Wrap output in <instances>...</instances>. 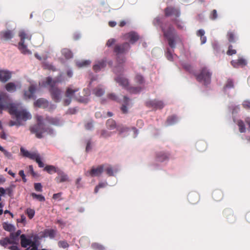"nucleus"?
Returning a JSON list of instances; mask_svg holds the SVG:
<instances>
[{
	"instance_id": "7c9ffc66",
	"label": "nucleus",
	"mask_w": 250,
	"mask_h": 250,
	"mask_svg": "<svg viewBox=\"0 0 250 250\" xmlns=\"http://www.w3.org/2000/svg\"><path fill=\"white\" fill-rule=\"evenodd\" d=\"M10 242V239L8 238H5L0 240V245L4 247H6L8 244H11Z\"/></svg>"
},
{
	"instance_id": "680f3d73",
	"label": "nucleus",
	"mask_w": 250,
	"mask_h": 250,
	"mask_svg": "<svg viewBox=\"0 0 250 250\" xmlns=\"http://www.w3.org/2000/svg\"><path fill=\"white\" fill-rule=\"evenodd\" d=\"M216 17H217L216 11L214 10L213 11L212 18L215 19V18H216Z\"/></svg>"
},
{
	"instance_id": "9d476101",
	"label": "nucleus",
	"mask_w": 250,
	"mask_h": 250,
	"mask_svg": "<svg viewBox=\"0 0 250 250\" xmlns=\"http://www.w3.org/2000/svg\"><path fill=\"white\" fill-rule=\"evenodd\" d=\"M164 35L169 40V45L171 47H173L174 46V44L172 41V39L175 35V31L174 29L173 28H169L168 30L164 31Z\"/></svg>"
},
{
	"instance_id": "72a5a7b5",
	"label": "nucleus",
	"mask_w": 250,
	"mask_h": 250,
	"mask_svg": "<svg viewBox=\"0 0 250 250\" xmlns=\"http://www.w3.org/2000/svg\"><path fill=\"white\" fill-rule=\"evenodd\" d=\"M26 213L28 215V217L31 219L35 215V210L30 208H28L26 210Z\"/></svg>"
},
{
	"instance_id": "4be33fe9",
	"label": "nucleus",
	"mask_w": 250,
	"mask_h": 250,
	"mask_svg": "<svg viewBox=\"0 0 250 250\" xmlns=\"http://www.w3.org/2000/svg\"><path fill=\"white\" fill-rule=\"evenodd\" d=\"M90 62V61L89 60H80L77 61V65L79 67H84L89 65Z\"/></svg>"
},
{
	"instance_id": "cd10ccee",
	"label": "nucleus",
	"mask_w": 250,
	"mask_h": 250,
	"mask_svg": "<svg viewBox=\"0 0 250 250\" xmlns=\"http://www.w3.org/2000/svg\"><path fill=\"white\" fill-rule=\"evenodd\" d=\"M44 169L51 174L57 172L56 167L53 166H47L44 167Z\"/></svg>"
},
{
	"instance_id": "c756f323",
	"label": "nucleus",
	"mask_w": 250,
	"mask_h": 250,
	"mask_svg": "<svg viewBox=\"0 0 250 250\" xmlns=\"http://www.w3.org/2000/svg\"><path fill=\"white\" fill-rule=\"evenodd\" d=\"M31 196L33 197V198L36 199L39 201L42 202L44 201L45 200L44 197L41 194H37L36 193H32L31 194Z\"/></svg>"
},
{
	"instance_id": "4d7b16f0",
	"label": "nucleus",
	"mask_w": 250,
	"mask_h": 250,
	"mask_svg": "<svg viewBox=\"0 0 250 250\" xmlns=\"http://www.w3.org/2000/svg\"><path fill=\"white\" fill-rule=\"evenodd\" d=\"M9 249L11 250H20V249L16 245L11 246L9 247Z\"/></svg>"
},
{
	"instance_id": "20e7f679",
	"label": "nucleus",
	"mask_w": 250,
	"mask_h": 250,
	"mask_svg": "<svg viewBox=\"0 0 250 250\" xmlns=\"http://www.w3.org/2000/svg\"><path fill=\"white\" fill-rule=\"evenodd\" d=\"M21 41L19 44V48L23 54H30V51L27 48V42L31 39V35L23 30L19 32Z\"/></svg>"
},
{
	"instance_id": "2eb2a0df",
	"label": "nucleus",
	"mask_w": 250,
	"mask_h": 250,
	"mask_svg": "<svg viewBox=\"0 0 250 250\" xmlns=\"http://www.w3.org/2000/svg\"><path fill=\"white\" fill-rule=\"evenodd\" d=\"M35 91V88L33 85H31L27 91L24 92V98L25 99H30L33 97V94Z\"/></svg>"
},
{
	"instance_id": "9b49d317",
	"label": "nucleus",
	"mask_w": 250,
	"mask_h": 250,
	"mask_svg": "<svg viewBox=\"0 0 250 250\" xmlns=\"http://www.w3.org/2000/svg\"><path fill=\"white\" fill-rule=\"evenodd\" d=\"M129 48V44L126 42L122 45H116L115 47V51L118 54H122L128 51Z\"/></svg>"
},
{
	"instance_id": "8fccbe9b",
	"label": "nucleus",
	"mask_w": 250,
	"mask_h": 250,
	"mask_svg": "<svg viewBox=\"0 0 250 250\" xmlns=\"http://www.w3.org/2000/svg\"><path fill=\"white\" fill-rule=\"evenodd\" d=\"M19 175L22 177V179L24 182H26V179L25 178V175L24 174L23 170H20L19 171Z\"/></svg>"
},
{
	"instance_id": "a19ab883",
	"label": "nucleus",
	"mask_w": 250,
	"mask_h": 250,
	"mask_svg": "<svg viewBox=\"0 0 250 250\" xmlns=\"http://www.w3.org/2000/svg\"><path fill=\"white\" fill-rule=\"evenodd\" d=\"M106 183L105 182H102L100 183L98 186H97L95 189V192H97L98 191V189L100 188H104L106 186Z\"/></svg>"
},
{
	"instance_id": "052dcab7",
	"label": "nucleus",
	"mask_w": 250,
	"mask_h": 250,
	"mask_svg": "<svg viewBox=\"0 0 250 250\" xmlns=\"http://www.w3.org/2000/svg\"><path fill=\"white\" fill-rule=\"evenodd\" d=\"M116 23L114 21H109V25L111 27H114L116 25Z\"/></svg>"
},
{
	"instance_id": "1a4fd4ad",
	"label": "nucleus",
	"mask_w": 250,
	"mask_h": 250,
	"mask_svg": "<svg viewBox=\"0 0 250 250\" xmlns=\"http://www.w3.org/2000/svg\"><path fill=\"white\" fill-rule=\"evenodd\" d=\"M5 87L7 91L13 92L21 88V84L19 82H10L7 83L5 85Z\"/></svg>"
},
{
	"instance_id": "ea45409f",
	"label": "nucleus",
	"mask_w": 250,
	"mask_h": 250,
	"mask_svg": "<svg viewBox=\"0 0 250 250\" xmlns=\"http://www.w3.org/2000/svg\"><path fill=\"white\" fill-rule=\"evenodd\" d=\"M176 12H178L177 11H176L175 9H174L172 8H168L166 10V14L167 15H171L173 13Z\"/></svg>"
},
{
	"instance_id": "5fc2aeb1",
	"label": "nucleus",
	"mask_w": 250,
	"mask_h": 250,
	"mask_svg": "<svg viewBox=\"0 0 250 250\" xmlns=\"http://www.w3.org/2000/svg\"><path fill=\"white\" fill-rule=\"evenodd\" d=\"M18 221L25 224L26 222L25 217L23 215H21V220H18Z\"/></svg>"
},
{
	"instance_id": "2f4dec72",
	"label": "nucleus",
	"mask_w": 250,
	"mask_h": 250,
	"mask_svg": "<svg viewBox=\"0 0 250 250\" xmlns=\"http://www.w3.org/2000/svg\"><path fill=\"white\" fill-rule=\"evenodd\" d=\"M108 129L112 130L115 128L116 124L114 121L112 120H109L107 123Z\"/></svg>"
},
{
	"instance_id": "de8ad7c7",
	"label": "nucleus",
	"mask_w": 250,
	"mask_h": 250,
	"mask_svg": "<svg viewBox=\"0 0 250 250\" xmlns=\"http://www.w3.org/2000/svg\"><path fill=\"white\" fill-rule=\"evenodd\" d=\"M53 198L57 201H59L61 200V193H56L54 194L53 196Z\"/></svg>"
},
{
	"instance_id": "bb28decb",
	"label": "nucleus",
	"mask_w": 250,
	"mask_h": 250,
	"mask_svg": "<svg viewBox=\"0 0 250 250\" xmlns=\"http://www.w3.org/2000/svg\"><path fill=\"white\" fill-rule=\"evenodd\" d=\"M105 65V62L104 61H101V62H98L96 64H95L94 65V67H93L95 71H99L101 68L104 67Z\"/></svg>"
},
{
	"instance_id": "6ab92c4d",
	"label": "nucleus",
	"mask_w": 250,
	"mask_h": 250,
	"mask_svg": "<svg viewBox=\"0 0 250 250\" xmlns=\"http://www.w3.org/2000/svg\"><path fill=\"white\" fill-rule=\"evenodd\" d=\"M117 82L123 87H126L128 85L127 79L123 76H120L116 79Z\"/></svg>"
},
{
	"instance_id": "393cba45",
	"label": "nucleus",
	"mask_w": 250,
	"mask_h": 250,
	"mask_svg": "<svg viewBox=\"0 0 250 250\" xmlns=\"http://www.w3.org/2000/svg\"><path fill=\"white\" fill-rule=\"evenodd\" d=\"M205 31L203 30H199L197 33V35L198 36L201 37V41L202 44H204L206 42V37L204 36Z\"/></svg>"
},
{
	"instance_id": "a878e982",
	"label": "nucleus",
	"mask_w": 250,
	"mask_h": 250,
	"mask_svg": "<svg viewBox=\"0 0 250 250\" xmlns=\"http://www.w3.org/2000/svg\"><path fill=\"white\" fill-rule=\"evenodd\" d=\"M0 151L3 152L4 155L8 159H12L13 158V156L12 154L8 151L7 150L1 146L0 145Z\"/></svg>"
},
{
	"instance_id": "a18cd8bd",
	"label": "nucleus",
	"mask_w": 250,
	"mask_h": 250,
	"mask_svg": "<svg viewBox=\"0 0 250 250\" xmlns=\"http://www.w3.org/2000/svg\"><path fill=\"white\" fill-rule=\"evenodd\" d=\"M153 104L158 108H162L163 106V103L161 101H154Z\"/></svg>"
},
{
	"instance_id": "dca6fc26",
	"label": "nucleus",
	"mask_w": 250,
	"mask_h": 250,
	"mask_svg": "<svg viewBox=\"0 0 250 250\" xmlns=\"http://www.w3.org/2000/svg\"><path fill=\"white\" fill-rule=\"evenodd\" d=\"M10 78L9 73L5 71L0 70V81L1 82H6Z\"/></svg>"
},
{
	"instance_id": "3c124183",
	"label": "nucleus",
	"mask_w": 250,
	"mask_h": 250,
	"mask_svg": "<svg viewBox=\"0 0 250 250\" xmlns=\"http://www.w3.org/2000/svg\"><path fill=\"white\" fill-rule=\"evenodd\" d=\"M243 105L245 108H250V101L249 100L244 101Z\"/></svg>"
},
{
	"instance_id": "79ce46f5",
	"label": "nucleus",
	"mask_w": 250,
	"mask_h": 250,
	"mask_svg": "<svg viewBox=\"0 0 250 250\" xmlns=\"http://www.w3.org/2000/svg\"><path fill=\"white\" fill-rule=\"evenodd\" d=\"M34 188L36 191H42V186L41 183H35L34 184Z\"/></svg>"
},
{
	"instance_id": "b1692460",
	"label": "nucleus",
	"mask_w": 250,
	"mask_h": 250,
	"mask_svg": "<svg viewBox=\"0 0 250 250\" xmlns=\"http://www.w3.org/2000/svg\"><path fill=\"white\" fill-rule=\"evenodd\" d=\"M8 238L10 239L11 244H16L18 242V237L15 234L14 232L11 233L10 237Z\"/></svg>"
},
{
	"instance_id": "f704fd0d",
	"label": "nucleus",
	"mask_w": 250,
	"mask_h": 250,
	"mask_svg": "<svg viewBox=\"0 0 250 250\" xmlns=\"http://www.w3.org/2000/svg\"><path fill=\"white\" fill-rule=\"evenodd\" d=\"M94 92L96 96L100 97L103 94L104 91L101 88H97L95 89Z\"/></svg>"
},
{
	"instance_id": "338daca9",
	"label": "nucleus",
	"mask_w": 250,
	"mask_h": 250,
	"mask_svg": "<svg viewBox=\"0 0 250 250\" xmlns=\"http://www.w3.org/2000/svg\"><path fill=\"white\" fill-rule=\"evenodd\" d=\"M0 137L1 138L4 139H6V135L4 133H2L0 134Z\"/></svg>"
},
{
	"instance_id": "f8f14e48",
	"label": "nucleus",
	"mask_w": 250,
	"mask_h": 250,
	"mask_svg": "<svg viewBox=\"0 0 250 250\" xmlns=\"http://www.w3.org/2000/svg\"><path fill=\"white\" fill-rule=\"evenodd\" d=\"M125 39L131 43H134L139 39L138 34L135 32H130L125 35Z\"/></svg>"
},
{
	"instance_id": "49530a36",
	"label": "nucleus",
	"mask_w": 250,
	"mask_h": 250,
	"mask_svg": "<svg viewBox=\"0 0 250 250\" xmlns=\"http://www.w3.org/2000/svg\"><path fill=\"white\" fill-rule=\"evenodd\" d=\"M59 245L60 247H62L63 248H66L68 246V244L65 241H61L59 243Z\"/></svg>"
},
{
	"instance_id": "5701e85b",
	"label": "nucleus",
	"mask_w": 250,
	"mask_h": 250,
	"mask_svg": "<svg viewBox=\"0 0 250 250\" xmlns=\"http://www.w3.org/2000/svg\"><path fill=\"white\" fill-rule=\"evenodd\" d=\"M131 101L126 97H124L123 105L122 107V109L124 112H125L127 111L126 106H129Z\"/></svg>"
},
{
	"instance_id": "4c0bfd02",
	"label": "nucleus",
	"mask_w": 250,
	"mask_h": 250,
	"mask_svg": "<svg viewBox=\"0 0 250 250\" xmlns=\"http://www.w3.org/2000/svg\"><path fill=\"white\" fill-rule=\"evenodd\" d=\"M238 125L239 127V130L241 132H244L245 131V128L244 127V123L242 121H239L238 122Z\"/></svg>"
},
{
	"instance_id": "473e14b6",
	"label": "nucleus",
	"mask_w": 250,
	"mask_h": 250,
	"mask_svg": "<svg viewBox=\"0 0 250 250\" xmlns=\"http://www.w3.org/2000/svg\"><path fill=\"white\" fill-rule=\"evenodd\" d=\"M112 135V132L108 130H103L102 131L101 135L104 138H108Z\"/></svg>"
},
{
	"instance_id": "c9c22d12",
	"label": "nucleus",
	"mask_w": 250,
	"mask_h": 250,
	"mask_svg": "<svg viewBox=\"0 0 250 250\" xmlns=\"http://www.w3.org/2000/svg\"><path fill=\"white\" fill-rule=\"evenodd\" d=\"M228 39L230 42H233L235 41V36L233 32H229L228 34Z\"/></svg>"
},
{
	"instance_id": "c85d7f7f",
	"label": "nucleus",
	"mask_w": 250,
	"mask_h": 250,
	"mask_svg": "<svg viewBox=\"0 0 250 250\" xmlns=\"http://www.w3.org/2000/svg\"><path fill=\"white\" fill-rule=\"evenodd\" d=\"M62 54L66 59H69L72 57V54L70 51L67 49H63L62 51Z\"/></svg>"
},
{
	"instance_id": "0e129e2a",
	"label": "nucleus",
	"mask_w": 250,
	"mask_h": 250,
	"mask_svg": "<svg viewBox=\"0 0 250 250\" xmlns=\"http://www.w3.org/2000/svg\"><path fill=\"white\" fill-rule=\"evenodd\" d=\"M140 88H138L137 89L133 88L132 90V92H134V93H137V92H138L139 91H140Z\"/></svg>"
},
{
	"instance_id": "864d4df0",
	"label": "nucleus",
	"mask_w": 250,
	"mask_h": 250,
	"mask_svg": "<svg viewBox=\"0 0 250 250\" xmlns=\"http://www.w3.org/2000/svg\"><path fill=\"white\" fill-rule=\"evenodd\" d=\"M93 246L94 248L99 250H103L104 249L103 246L99 244H94Z\"/></svg>"
},
{
	"instance_id": "7ed1b4c3",
	"label": "nucleus",
	"mask_w": 250,
	"mask_h": 250,
	"mask_svg": "<svg viewBox=\"0 0 250 250\" xmlns=\"http://www.w3.org/2000/svg\"><path fill=\"white\" fill-rule=\"evenodd\" d=\"M78 91V89L74 87H68L66 90V96L69 98V100H66V104H68L70 100V99L75 97L76 99L81 102L87 103L89 100L88 96L89 91L88 90H84L81 95H76V92Z\"/></svg>"
},
{
	"instance_id": "58836bf2",
	"label": "nucleus",
	"mask_w": 250,
	"mask_h": 250,
	"mask_svg": "<svg viewBox=\"0 0 250 250\" xmlns=\"http://www.w3.org/2000/svg\"><path fill=\"white\" fill-rule=\"evenodd\" d=\"M177 121V119L175 116L170 117L167 120L168 125H172L173 124H174Z\"/></svg>"
},
{
	"instance_id": "412c9836",
	"label": "nucleus",
	"mask_w": 250,
	"mask_h": 250,
	"mask_svg": "<svg viewBox=\"0 0 250 250\" xmlns=\"http://www.w3.org/2000/svg\"><path fill=\"white\" fill-rule=\"evenodd\" d=\"M103 168L98 167L96 168H93L90 171V174L93 176H98L103 172Z\"/></svg>"
},
{
	"instance_id": "6e6d98bb",
	"label": "nucleus",
	"mask_w": 250,
	"mask_h": 250,
	"mask_svg": "<svg viewBox=\"0 0 250 250\" xmlns=\"http://www.w3.org/2000/svg\"><path fill=\"white\" fill-rule=\"evenodd\" d=\"M5 181V178L2 175H0V185L3 184Z\"/></svg>"
},
{
	"instance_id": "c03bdc74",
	"label": "nucleus",
	"mask_w": 250,
	"mask_h": 250,
	"mask_svg": "<svg viewBox=\"0 0 250 250\" xmlns=\"http://www.w3.org/2000/svg\"><path fill=\"white\" fill-rule=\"evenodd\" d=\"M116 42V40L114 39H110L108 40L106 43V45L108 47L111 46Z\"/></svg>"
},
{
	"instance_id": "bf43d9fd",
	"label": "nucleus",
	"mask_w": 250,
	"mask_h": 250,
	"mask_svg": "<svg viewBox=\"0 0 250 250\" xmlns=\"http://www.w3.org/2000/svg\"><path fill=\"white\" fill-rule=\"evenodd\" d=\"M109 98L113 100H116V96L113 94H111L109 95Z\"/></svg>"
},
{
	"instance_id": "774afa93",
	"label": "nucleus",
	"mask_w": 250,
	"mask_h": 250,
	"mask_svg": "<svg viewBox=\"0 0 250 250\" xmlns=\"http://www.w3.org/2000/svg\"><path fill=\"white\" fill-rule=\"evenodd\" d=\"M8 173L11 175V176H12L13 177H15V174L14 173H13L12 171L11 170H9L8 171Z\"/></svg>"
},
{
	"instance_id": "39448f33",
	"label": "nucleus",
	"mask_w": 250,
	"mask_h": 250,
	"mask_svg": "<svg viewBox=\"0 0 250 250\" xmlns=\"http://www.w3.org/2000/svg\"><path fill=\"white\" fill-rule=\"evenodd\" d=\"M21 245L22 247L27 248L26 250H38L39 243L37 240H32L25 235H21Z\"/></svg>"
},
{
	"instance_id": "ddd939ff",
	"label": "nucleus",
	"mask_w": 250,
	"mask_h": 250,
	"mask_svg": "<svg viewBox=\"0 0 250 250\" xmlns=\"http://www.w3.org/2000/svg\"><path fill=\"white\" fill-rule=\"evenodd\" d=\"M231 64L234 67H235L238 66H243L246 65L247 62L244 59L241 57H239L237 60L232 61Z\"/></svg>"
},
{
	"instance_id": "a211bd4d",
	"label": "nucleus",
	"mask_w": 250,
	"mask_h": 250,
	"mask_svg": "<svg viewBox=\"0 0 250 250\" xmlns=\"http://www.w3.org/2000/svg\"><path fill=\"white\" fill-rule=\"evenodd\" d=\"M0 36L3 40H8L13 37V34L10 31H5L1 32Z\"/></svg>"
},
{
	"instance_id": "e2e57ef3",
	"label": "nucleus",
	"mask_w": 250,
	"mask_h": 250,
	"mask_svg": "<svg viewBox=\"0 0 250 250\" xmlns=\"http://www.w3.org/2000/svg\"><path fill=\"white\" fill-rule=\"evenodd\" d=\"M167 59H168V60H171V59H172V57H172V54H170V53H169V52H167Z\"/></svg>"
},
{
	"instance_id": "4468645a",
	"label": "nucleus",
	"mask_w": 250,
	"mask_h": 250,
	"mask_svg": "<svg viewBox=\"0 0 250 250\" xmlns=\"http://www.w3.org/2000/svg\"><path fill=\"white\" fill-rule=\"evenodd\" d=\"M48 104L47 101L43 99H39L34 103V105L39 107L45 108L47 106Z\"/></svg>"
},
{
	"instance_id": "37998d69",
	"label": "nucleus",
	"mask_w": 250,
	"mask_h": 250,
	"mask_svg": "<svg viewBox=\"0 0 250 250\" xmlns=\"http://www.w3.org/2000/svg\"><path fill=\"white\" fill-rule=\"evenodd\" d=\"M106 172L109 175H113L115 173V171L111 167H108L106 169Z\"/></svg>"
},
{
	"instance_id": "f3484780",
	"label": "nucleus",
	"mask_w": 250,
	"mask_h": 250,
	"mask_svg": "<svg viewBox=\"0 0 250 250\" xmlns=\"http://www.w3.org/2000/svg\"><path fill=\"white\" fill-rule=\"evenodd\" d=\"M3 229L7 231H9L11 233L14 232L16 228L14 225L11 224H9L7 222H4L2 224Z\"/></svg>"
},
{
	"instance_id": "aec40b11",
	"label": "nucleus",
	"mask_w": 250,
	"mask_h": 250,
	"mask_svg": "<svg viewBox=\"0 0 250 250\" xmlns=\"http://www.w3.org/2000/svg\"><path fill=\"white\" fill-rule=\"evenodd\" d=\"M56 179L58 182H64L68 181V177L66 174L63 172H60L58 176L56 178Z\"/></svg>"
},
{
	"instance_id": "f257e3e1",
	"label": "nucleus",
	"mask_w": 250,
	"mask_h": 250,
	"mask_svg": "<svg viewBox=\"0 0 250 250\" xmlns=\"http://www.w3.org/2000/svg\"><path fill=\"white\" fill-rule=\"evenodd\" d=\"M5 94H0V110L8 109L10 114L15 116L16 121L11 123L10 125L11 126L23 125L26 121L31 119V114L21 104L3 103L1 101V98Z\"/></svg>"
},
{
	"instance_id": "09e8293b",
	"label": "nucleus",
	"mask_w": 250,
	"mask_h": 250,
	"mask_svg": "<svg viewBox=\"0 0 250 250\" xmlns=\"http://www.w3.org/2000/svg\"><path fill=\"white\" fill-rule=\"evenodd\" d=\"M236 50H234V49H232V47L231 46H229V50L227 52V54L228 55H231L232 54H234L236 53Z\"/></svg>"
},
{
	"instance_id": "6e6552de",
	"label": "nucleus",
	"mask_w": 250,
	"mask_h": 250,
	"mask_svg": "<svg viewBox=\"0 0 250 250\" xmlns=\"http://www.w3.org/2000/svg\"><path fill=\"white\" fill-rule=\"evenodd\" d=\"M211 75V73L208 70L204 69L198 76L197 78L199 81L206 84L210 82Z\"/></svg>"
},
{
	"instance_id": "f03ea898",
	"label": "nucleus",
	"mask_w": 250,
	"mask_h": 250,
	"mask_svg": "<svg viewBox=\"0 0 250 250\" xmlns=\"http://www.w3.org/2000/svg\"><path fill=\"white\" fill-rule=\"evenodd\" d=\"M37 125L32 128V130L36 133L38 137L42 136V134L47 133L52 134V131L50 129V125H61L60 120L57 118L43 119L41 116H37Z\"/></svg>"
},
{
	"instance_id": "e433bc0d",
	"label": "nucleus",
	"mask_w": 250,
	"mask_h": 250,
	"mask_svg": "<svg viewBox=\"0 0 250 250\" xmlns=\"http://www.w3.org/2000/svg\"><path fill=\"white\" fill-rule=\"evenodd\" d=\"M55 231L53 230H47L45 231V235L52 238L55 235Z\"/></svg>"
},
{
	"instance_id": "69168bd1",
	"label": "nucleus",
	"mask_w": 250,
	"mask_h": 250,
	"mask_svg": "<svg viewBox=\"0 0 250 250\" xmlns=\"http://www.w3.org/2000/svg\"><path fill=\"white\" fill-rule=\"evenodd\" d=\"M14 233L17 237H18L21 234V231L19 230L16 232H14Z\"/></svg>"
},
{
	"instance_id": "0eeeda50",
	"label": "nucleus",
	"mask_w": 250,
	"mask_h": 250,
	"mask_svg": "<svg viewBox=\"0 0 250 250\" xmlns=\"http://www.w3.org/2000/svg\"><path fill=\"white\" fill-rule=\"evenodd\" d=\"M45 83L44 82H42L40 84L42 86H47L52 88V93L54 98L56 100H59V95L60 94V91L58 89L53 88V86L55 84L56 82L52 81L50 78H47L45 79Z\"/></svg>"
},
{
	"instance_id": "423d86ee",
	"label": "nucleus",
	"mask_w": 250,
	"mask_h": 250,
	"mask_svg": "<svg viewBox=\"0 0 250 250\" xmlns=\"http://www.w3.org/2000/svg\"><path fill=\"white\" fill-rule=\"evenodd\" d=\"M20 150L22 155L24 157L35 160L40 167H44V165L41 161V157L37 152L28 151L22 147H21Z\"/></svg>"
},
{
	"instance_id": "13d9d810",
	"label": "nucleus",
	"mask_w": 250,
	"mask_h": 250,
	"mask_svg": "<svg viewBox=\"0 0 250 250\" xmlns=\"http://www.w3.org/2000/svg\"><path fill=\"white\" fill-rule=\"evenodd\" d=\"M5 193V190L2 188H0V195H4V194Z\"/></svg>"
},
{
	"instance_id": "603ef678",
	"label": "nucleus",
	"mask_w": 250,
	"mask_h": 250,
	"mask_svg": "<svg viewBox=\"0 0 250 250\" xmlns=\"http://www.w3.org/2000/svg\"><path fill=\"white\" fill-rule=\"evenodd\" d=\"M136 81L139 83H141L143 81V78L141 75H138L136 77Z\"/></svg>"
}]
</instances>
